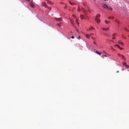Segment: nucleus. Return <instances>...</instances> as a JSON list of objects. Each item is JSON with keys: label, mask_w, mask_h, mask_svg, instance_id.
<instances>
[{"label": "nucleus", "mask_w": 129, "mask_h": 129, "mask_svg": "<svg viewBox=\"0 0 129 129\" xmlns=\"http://www.w3.org/2000/svg\"><path fill=\"white\" fill-rule=\"evenodd\" d=\"M102 7L105 10H107V11H112V9L111 8L108 7V6L106 5V4H102Z\"/></svg>", "instance_id": "1"}, {"label": "nucleus", "mask_w": 129, "mask_h": 129, "mask_svg": "<svg viewBox=\"0 0 129 129\" xmlns=\"http://www.w3.org/2000/svg\"><path fill=\"white\" fill-rule=\"evenodd\" d=\"M100 18V14H98L96 16V18H95V20L96 22L98 23L99 24L100 23V19L99 18Z\"/></svg>", "instance_id": "2"}, {"label": "nucleus", "mask_w": 129, "mask_h": 129, "mask_svg": "<svg viewBox=\"0 0 129 129\" xmlns=\"http://www.w3.org/2000/svg\"><path fill=\"white\" fill-rule=\"evenodd\" d=\"M85 19H87V16L85 15H81L80 16V19L81 20H85Z\"/></svg>", "instance_id": "3"}, {"label": "nucleus", "mask_w": 129, "mask_h": 129, "mask_svg": "<svg viewBox=\"0 0 129 129\" xmlns=\"http://www.w3.org/2000/svg\"><path fill=\"white\" fill-rule=\"evenodd\" d=\"M29 5L33 9H34V8H35V4H33V1H31L30 3H29Z\"/></svg>", "instance_id": "4"}, {"label": "nucleus", "mask_w": 129, "mask_h": 129, "mask_svg": "<svg viewBox=\"0 0 129 129\" xmlns=\"http://www.w3.org/2000/svg\"><path fill=\"white\" fill-rule=\"evenodd\" d=\"M118 44H119V45H121L122 46H123V45H124V43L121 42V40H118Z\"/></svg>", "instance_id": "5"}, {"label": "nucleus", "mask_w": 129, "mask_h": 129, "mask_svg": "<svg viewBox=\"0 0 129 129\" xmlns=\"http://www.w3.org/2000/svg\"><path fill=\"white\" fill-rule=\"evenodd\" d=\"M42 6L43 7H44V8H47V4L45 2H42Z\"/></svg>", "instance_id": "6"}, {"label": "nucleus", "mask_w": 129, "mask_h": 129, "mask_svg": "<svg viewBox=\"0 0 129 129\" xmlns=\"http://www.w3.org/2000/svg\"><path fill=\"white\" fill-rule=\"evenodd\" d=\"M118 56H120L121 58H122V59H124V60H125V58H124V56H123V55L118 54Z\"/></svg>", "instance_id": "7"}, {"label": "nucleus", "mask_w": 129, "mask_h": 129, "mask_svg": "<svg viewBox=\"0 0 129 129\" xmlns=\"http://www.w3.org/2000/svg\"><path fill=\"white\" fill-rule=\"evenodd\" d=\"M86 38H88V39H89V38H90V37H91V35H89V34H86Z\"/></svg>", "instance_id": "8"}, {"label": "nucleus", "mask_w": 129, "mask_h": 129, "mask_svg": "<svg viewBox=\"0 0 129 129\" xmlns=\"http://www.w3.org/2000/svg\"><path fill=\"white\" fill-rule=\"evenodd\" d=\"M124 66H125L126 68H128V65L126 64V62H123Z\"/></svg>", "instance_id": "9"}, {"label": "nucleus", "mask_w": 129, "mask_h": 129, "mask_svg": "<svg viewBox=\"0 0 129 129\" xmlns=\"http://www.w3.org/2000/svg\"><path fill=\"white\" fill-rule=\"evenodd\" d=\"M47 4H49V5H53V3H52V2L49 0H47Z\"/></svg>", "instance_id": "10"}, {"label": "nucleus", "mask_w": 129, "mask_h": 129, "mask_svg": "<svg viewBox=\"0 0 129 129\" xmlns=\"http://www.w3.org/2000/svg\"><path fill=\"white\" fill-rule=\"evenodd\" d=\"M56 21H58V22H60L62 21V18H55Z\"/></svg>", "instance_id": "11"}, {"label": "nucleus", "mask_w": 129, "mask_h": 129, "mask_svg": "<svg viewBox=\"0 0 129 129\" xmlns=\"http://www.w3.org/2000/svg\"><path fill=\"white\" fill-rule=\"evenodd\" d=\"M105 24H110V21L105 20Z\"/></svg>", "instance_id": "12"}, {"label": "nucleus", "mask_w": 129, "mask_h": 129, "mask_svg": "<svg viewBox=\"0 0 129 129\" xmlns=\"http://www.w3.org/2000/svg\"><path fill=\"white\" fill-rule=\"evenodd\" d=\"M102 29V30H104V31H108V30H109V28H103Z\"/></svg>", "instance_id": "13"}, {"label": "nucleus", "mask_w": 129, "mask_h": 129, "mask_svg": "<svg viewBox=\"0 0 129 129\" xmlns=\"http://www.w3.org/2000/svg\"><path fill=\"white\" fill-rule=\"evenodd\" d=\"M95 53H96V54H98V55H101V52H99L98 51H96Z\"/></svg>", "instance_id": "14"}, {"label": "nucleus", "mask_w": 129, "mask_h": 129, "mask_svg": "<svg viewBox=\"0 0 129 129\" xmlns=\"http://www.w3.org/2000/svg\"><path fill=\"white\" fill-rule=\"evenodd\" d=\"M95 30V28H94L93 27L91 26V27L89 28V31H91V30Z\"/></svg>", "instance_id": "15"}, {"label": "nucleus", "mask_w": 129, "mask_h": 129, "mask_svg": "<svg viewBox=\"0 0 129 129\" xmlns=\"http://www.w3.org/2000/svg\"><path fill=\"white\" fill-rule=\"evenodd\" d=\"M108 20L110 19H112V20H113V19H114V17H109L108 18Z\"/></svg>", "instance_id": "16"}, {"label": "nucleus", "mask_w": 129, "mask_h": 129, "mask_svg": "<svg viewBox=\"0 0 129 129\" xmlns=\"http://www.w3.org/2000/svg\"><path fill=\"white\" fill-rule=\"evenodd\" d=\"M101 57L102 58H104V57H107V56H106V55L103 54L101 55Z\"/></svg>", "instance_id": "17"}, {"label": "nucleus", "mask_w": 129, "mask_h": 129, "mask_svg": "<svg viewBox=\"0 0 129 129\" xmlns=\"http://www.w3.org/2000/svg\"><path fill=\"white\" fill-rule=\"evenodd\" d=\"M115 47H117L118 48H119V45L118 44H116L114 45Z\"/></svg>", "instance_id": "18"}, {"label": "nucleus", "mask_w": 129, "mask_h": 129, "mask_svg": "<svg viewBox=\"0 0 129 129\" xmlns=\"http://www.w3.org/2000/svg\"><path fill=\"white\" fill-rule=\"evenodd\" d=\"M76 23L77 25H79V22H78V20H77V19H76Z\"/></svg>", "instance_id": "19"}, {"label": "nucleus", "mask_w": 129, "mask_h": 129, "mask_svg": "<svg viewBox=\"0 0 129 129\" xmlns=\"http://www.w3.org/2000/svg\"><path fill=\"white\" fill-rule=\"evenodd\" d=\"M113 37H112V39L114 40V39H115V37H114V34H112Z\"/></svg>", "instance_id": "20"}, {"label": "nucleus", "mask_w": 129, "mask_h": 129, "mask_svg": "<svg viewBox=\"0 0 129 129\" xmlns=\"http://www.w3.org/2000/svg\"><path fill=\"white\" fill-rule=\"evenodd\" d=\"M69 3L70 4V5H71L72 6H73V5H74V4L72 3L71 2H69Z\"/></svg>", "instance_id": "21"}, {"label": "nucleus", "mask_w": 129, "mask_h": 129, "mask_svg": "<svg viewBox=\"0 0 129 129\" xmlns=\"http://www.w3.org/2000/svg\"><path fill=\"white\" fill-rule=\"evenodd\" d=\"M57 26L59 27H61V23L57 24Z\"/></svg>", "instance_id": "22"}, {"label": "nucleus", "mask_w": 129, "mask_h": 129, "mask_svg": "<svg viewBox=\"0 0 129 129\" xmlns=\"http://www.w3.org/2000/svg\"><path fill=\"white\" fill-rule=\"evenodd\" d=\"M92 39L93 40H95V39H96V38L95 37L92 36Z\"/></svg>", "instance_id": "23"}, {"label": "nucleus", "mask_w": 129, "mask_h": 129, "mask_svg": "<svg viewBox=\"0 0 129 129\" xmlns=\"http://www.w3.org/2000/svg\"><path fill=\"white\" fill-rule=\"evenodd\" d=\"M119 49H120V50H123V48L120 47V46H119Z\"/></svg>", "instance_id": "24"}, {"label": "nucleus", "mask_w": 129, "mask_h": 129, "mask_svg": "<svg viewBox=\"0 0 129 129\" xmlns=\"http://www.w3.org/2000/svg\"><path fill=\"white\" fill-rule=\"evenodd\" d=\"M46 8H47V9H48V10H51V7H47Z\"/></svg>", "instance_id": "25"}, {"label": "nucleus", "mask_w": 129, "mask_h": 129, "mask_svg": "<svg viewBox=\"0 0 129 129\" xmlns=\"http://www.w3.org/2000/svg\"><path fill=\"white\" fill-rule=\"evenodd\" d=\"M78 12H80V8H79H79L78 9Z\"/></svg>", "instance_id": "26"}, {"label": "nucleus", "mask_w": 129, "mask_h": 129, "mask_svg": "<svg viewBox=\"0 0 129 129\" xmlns=\"http://www.w3.org/2000/svg\"><path fill=\"white\" fill-rule=\"evenodd\" d=\"M115 22H116V23H117V24H119V22H118V21H117V20H115Z\"/></svg>", "instance_id": "27"}, {"label": "nucleus", "mask_w": 129, "mask_h": 129, "mask_svg": "<svg viewBox=\"0 0 129 129\" xmlns=\"http://www.w3.org/2000/svg\"><path fill=\"white\" fill-rule=\"evenodd\" d=\"M111 50H113L114 51H115V50L113 49V47H112V46H111Z\"/></svg>", "instance_id": "28"}, {"label": "nucleus", "mask_w": 129, "mask_h": 129, "mask_svg": "<svg viewBox=\"0 0 129 129\" xmlns=\"http://www.w3.org/2000/svg\"><path fill=\"white\" fill-rule=\"evenodd\" d=\"M94 44L95 45H96V42H95V41H94Z\"/></svg>", "instance_id": "29"}, {"label": "nucleus", "mask_w": 129, "mask_h": 129, "mask_svg": "<svg viewBox=\"0 0 129 129\" xmlns=\"http://www.w3.org/2000/svg\"><path fill=\"white\" fill-rule=\"evenodd\" d=\"M77 39H80V36H79L77 38Z\"/></svg>", "instance_id": "30"}, {"label": "nucleus", "mask_w": 129, "mask_h": 129, "mask_svg": "<svg viewBox=\"0 0 129 129\" xmlns=\"http://www.w3.org/2000/svg\"><path fill=\"white\" fill-rule=\"evenodd\" d=\"M124 30H125V31H128V30H127L126 29V28H124Z\"/></svg>", "instance_id": "31"}, {"label": "nucleus", "mask_w": 129, "mask_h": 129, "mask_svg": "<svg viewBox=\"0 0 129 129\" xmlns=\"http://www.w3.org/2000/svg\"><path fill=\"white\" fill-rule=\"evenodd\" d=\"M123 39H125V36H123Z\"/></svg>", "instance_id": "32"}, {"label": "nucleus", "mask_w": 129, "mask_h": 129, "mask_svg": "<svg viewBox=\"0 0 129 129\" xmlns=\"http://www.w3.org/2000/svg\"><path fill=\"white\" fill-rule=\"evenodd\" d=\"M72 39H74V36H72Z\"/></svg>", "instance_id": "33"}, {"label": "nucleus", "mask_w": 129, "mask_h": 129, "mask_svg": "<svg viewBox=\"0 0 129 129\" xmlns=\"http://www.w3.org/2000/svg\"><path fill=\"white\" fill-rule=\"evenodd\" d=\"M73 17H74V18H75V15H73Z\"/></svg>", "instance_id": "34"}, {"label": "nucleus", "mask_w": 129, "mask_h": 129, "mask_svg": "<svg viewBox=\"0 0 129 129\" xmlns=\"http://www.w3.org/2000/svg\"><path fill=\"white\" fill-rule=\"evenodd\" d=\"M92 35H94V34H93V33H92V34H90L91 36Z\"/></svg>", "instance_id": "35"}, {"label": "nucleus", "mask_w": 129, "mask_h": 129, "mask_svg": "<svg viewBox=\"0 0 129 129\" xmlns=\"http://www.w3.org/2000/svg\"><path fill=\"white\" fill-rule=\"evenodd\" d=\"M27 2H30V0H26Z\"/></svg>", "instance_id": "36"}, {"label": "nucleus", "mask_w": 129, "mask_h": 129, "mask_svg": "<svg viewBox=\"0 0 129 129\" xmlns=\"http://www.w3.org/2000/svg\"><path fill=\"white\" fill-rule=\"evenodd\" d=\"M94 1V2H95V1H96V0H93Z\"/></svg>", "instance_id": "37"}, {"label": "nucleus", "mask_w": 129, "mask_h": 129, "mask_svg": "<svg viewBox=\"0 0 129 129\" xmlns=\"http://www.w3.org/2000/svg\"><path fill=\"white\" fill-rule=\"evenodd\" d=\"M118 72H119V71H117V73H118Z\"/></svg>", "instance_id": "38"}, {"label": "nucleus", "mask_w": 129, "mask_h": 129, "mask_svg": "<svg viewBox=\"0 0 129 129\" xmlns=\"http://www.w3.org/2000/svg\"><path fill=\"white\" fill-rule=\"evenodd\" d=\"M118 27H119V25H118Z\"/></svg>", "instance_id": "39"}]
</instances>
